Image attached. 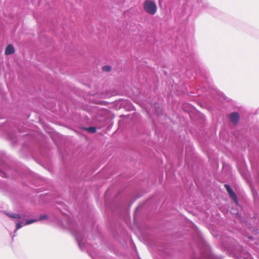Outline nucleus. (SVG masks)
Instances as JSON below:
<instances>
[{"label":"nucleus","instance_id":"obj_5","mask_svg":"<svg viewBox=\"0 0 259 259\" xmlns=\"http://www.w3.org/2000/svg\"><path fill=\"white\" fill-rule=\"evenodd\" d=\"M225 187L229 193L230 197L236 202L237 203V198L235 193L233 192L231 188L227 184L225 185Z\"/></svg>","mask_w":259,"mask_h":259},{"label":"nucleus","instance_id":"obj_9","mask_svg":"<svg viewBox=\"0 0 259 259\" xmlns=\"http://www.w3.org/2000/svg\"><path fill=\"white\" fill-rule=\"evenodd\" d=\"M86 130L89 132H90L92 133H94L96 131V128L94 127H90L87 128Z\"/></svg>","mask_w":259,"mask_h":259},{"label":"nucleus","instance_id":"obj_4","mask_svg":"<svg viewBox=\"0 0 259 259\" xmlns=\"http://www.w3.org/2000/svg\"><path fill=\"white\" fill-rule=\"evenodd\" d=\"M225 187L229 193L230 197L236 202L237 203V198L235 193L233 192L231 188L227 184L225 185Z\"/></svg>","mask_w":259,"mask_h":259},{"label":"nucleus","instance_id":"obj_1","mask_svg":"<svg viewBox=\"0 0 259 259\" xmlns=\"http://www.w3.org/2000/svg\"><path fill=\"white\" fill-rule=\"evenodd\" d=\"M7 215L11 218L18 220V222L16 224L15 232H16L17 230L20 229L23 226L32 224L38 220L35 219H30L26 221L25 217L20 214L7 213Z\"/></svg>","mask_w":259,"mask_h":259},{"label":"nucleus","instance_id":"obj_10","mask_svg":"<svg viewBox=\"0 0 259 259\" xmlns=\"http://www.w3.org/2000/svg\"><path fill=\"white\" fill-rule=\"evenodd\" d=\"M102 69L104 71L108 72L111 70V67L109 66H104L103 67Z\"/></svg>","mask_w":259,"mask_h":259},{"label":"nucleus","instance_id":"obj_8","mask_svg":"<svg viewBox=\"0 0 259 259\" xmlns=\"http://www.w3.org/2000/svg\"><path fill=\"white\" fill-rule=\"evenodd\" d=\"M14 52V48L11 45H9L5 50V54L7 55H11Z\"/></svg>","mask_w":259,"mask_h":259},{"label":"nucleus","instance_id":"obj_2","mask_svg":"<svg viewBox=\"0 0 259 259\" xmlns=\"http://www.w3.org/2000/svg\"><path fill=\"white\" fill-rule=\"evenodd\" d=\"M143 7L145 11L149 15H153L157 11V6L153 1H146L144 3Z\"/></svg>","mask_w":259,"mask_h":259},{"label":"nucleus","instance_id":"obj_6","mask_svg":"<svg viewBox=\"0 0 259 259\" xmlns=\"http://www.w3.org/2000/svg\"><path fill=\"white\" fill-rule=\"evenodd\" d=\"M230 119L232 122L236 124L239 119V115L237 112H234L230 114Z\"/></svg>","mask_w":259,"mask_h":259},{"label":"nucleus","instance_id":"obj_7","mask_svg":"<svg viewBox=\"0 0 259 259\" xmlns=\"http://www.w3.org/2000/svg\"><path fill=\"white\" fill-rule=\"evenodd\" d=\"M74 235L78 242V246L81 249H82L83 244H84V242L81 239V235L77 234H74Z\"/></svg>","mask_w":259,"mask_h":259},{"label":"nucleus","instance_id":"obj_11","mask_svg":"<svg viewBox=\"0 0 259 259\" xmlns=\"http://www.w3.org/2000/svg\"><path fill=\"white\" fill-rule=\"evenodd\" d=\"M47 218V215L45 214L40 215L39 217V220H44Z\"/></svg>","mask_w":259,"mask_h":259},{"label":"nucleus","instance_id":"obj_3","mask_svg":"<svg viewBox=\"0 0 259 259\" xmlns=\"http://www.w3.org/2000/svg\"><path fill=\"white\" fill-rule=\"evenodd\" d=\"M201 257L200 259H215V257L211 253L209 247L205 245L203 249H201Z\"/></svg>","mask_w":259,"mask_h":259}]
</instances>
